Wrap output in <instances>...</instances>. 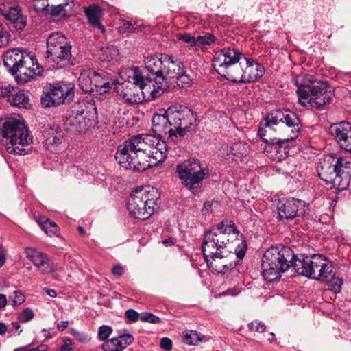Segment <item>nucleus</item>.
Masks as SVG:
<instances>
[{"mask_svg": "<svg viewBox=\"0 0 351 351\" xmlns=\"http://www.w3.org/2000/svg\"><path fill=\"white\" fill-rule=\"evenodd\" d=\"M34 313L29 308H25L23 312L19 315V319L22 322H27L34 318Z\"/></svg>", "mask_w": 351, "mask_h": 351, "instance_id": "864d4df0", "label": "nucleus"}, {"mask_svg": "<svg viewBox=\"0 0 351 351\" xmlns=\"http://www.w3.org/2000/svg\"><path fill=\"white\" fill-rule=\"evenodd\" d=\"M71 46L67 38L60 32L50 34L47 39L45 58L49 62L54 63L55 69L66 65L71 56Z\"/></svg>", "mask_w": 351, "mask_h": 351, "instance_id": "ddd939ff", "label": "nucleus"}, {"mask_svg": "<svg viewBox=\"0 0 351 351\" xmlns=\"http://www.w3.org/2000/svg\"><path fill=\"white\" fill-rule=\"evenodd\" d=\"M88 112L84 110H72L64 121V129L73 134L86 132L93 124V119L88 117Z\"/></svg>", "mask_w": 351, "mask_h": 351, "instance_id": "6ab92c4d", "label": "nucleus"}, {"mask_svg": "<svg viewBox=\"0 0 351 351\" xmlns=\"http://www.w3.org/2000/svg\"><path fill=\"white\" fill-rule=\"evenodd\" d=\"M12 106L28 109L31 108L30 93L28 90H20L15 91L8 99Z\"/></svg>", "mask_w": 351, "mask_h": 351, "instance_id": "2f4dec72", "label": "nucleus"}, {"mask_svg": "<svg viewBox=\"0 0 351 351\" xmlns=\"http://www.w3.org/2000/svg\"><path fill=\"white\" fill-rule=\"evenodd\" d=\"M335 273L333 271V275L323 282L327 284L329 290L337 293L341 292L343 280L339 277L335 276Z\"/></svg>", "mask_w": 351, "mask_h": 351, "instance_id": "4c0bfd02", "label": "nucleus"}, {"mask_svg": "<svg viewBox=\"0 0 351 351\" xmlns=\"http://www.w3.org/2000/svg\"><path fill=\"white\" fill-rule=\"evenodd\" d=\"M280 124H285L286 132L289 133L291 139L297 138L301 131V121L295 112L287 109H278L271 111L261 122L258 135L265 142H267L266 134L276 131L278 128L275 127Z\"/></svg>", "mask_w": 351, "mask_h": 351, "instance_id": "6e6552de", "label": "nucleus"}, {"mask_svg": "<svg viewBox=\"0 0 351 351\" xmlns=\"http://www.w3.org/2000/svg\"><path fill=\"white\" fill-rule=\"evenodd\" d=\"M3 64L19 83H26L43 72L34 56L25 49L12 48L3 56Z\"/></svg>", "mask_w": 351, "mask_h": 351, "instance_id": "f03ea898", "label": "nucleus"}, {"mask_svg": "<svg viewBox=\"0 0 351 351\" xmlns=\"http://www.w3.org/2000/svg\"><path fill=\"white\" fill-rule=\"evenodd\" d=\"M11 305L16 307L23 304L25 300V295L19 291H14L10 295Z\"/></svg>", "mask_w": 351, "mask_h": 351, "instance_id": "49530a36", "label": "nucleus"}, {"mask_svg": "<svg viewBox=\"0 0 351 351\" xmlns=\"http://www.w3.org/2000/svg\"><path fill=\"white\" fill-rule=\"evenodd\" d=\"M93 70H84L80 73L78 77V85L84 93H88L93 95L94 88L93 85Z\"/></svg>", "mask_w": 351, "mask_h": 351, "instance_id": "473e14b6", "label": "nucleus"}, {"mask_svg": "<svg viewBox=\"0 0 351 351\" xmlns=\"http://www.w3.org/2000/svg\"><path fill=\"white\" fill-rule=\"evenodd\" d=\"M299 258L288 247H271L263 254L262 258V275L268 282L278 281L282 274L291 267L294 269V263Z\"/></svg>", "mask_w": 351, "mask_h": 351, "instance_id": "7ed1b4c3", "label": "nucleus"}, {"mask_svg": "<svg viewBox=\"0 0 351 351\" xmlns=\"http://www.w3.org/2000/svg\"><path fill=\"white\" fill-rule=\"evenodd\" d=\"M140 319L143 322H147L152 324L160 322V318L152 313L144 312L140 314Z\"/></svg>", "mask_w": 351, "mask_h": 351, "instance_id": "603ef678", "label": "nucleus"}, {"mask_svg": "<svg viewBox=\"0 0 351 351\" xmlns=\"http://www.w3.org/2000/svg\"><path fill=\"white\" fill-rule=\"evenodd\" d=\"M86 16L89 23L95 27L99 28L101 32H104L105 28L101 23V19L103 16V10L96 4H91L84 8Z\"/></svg>", "mask_w": 351, "mask_h": 351, "instance_id": "c756f323", "label": "nucleus"}, {"mask_svg": "<svg viewBox=\"0 0 351 351\" xmlns=\"http://www.w3.org/2000/svg\"><path fill=\"white\" fill-rule=\"evenodd\" d=\"M307 76H310L309 75H297L295 77L292 79V82L298 87V89L296 90V93L298 97V101L300 102V94L299 91L302 88H304L306 86H308V81L306 80L305 78Z\"/></svg>", "mask_w": 351, "mask_h": 351, "instance_id": "37998d69", "label": "nucleus"}, {"mask_svg": "<svg viewBox=\"0 0 351 351\" xmlns=\"http://www.w3.org/2000/svg\"><path fill=\"white\" fill-rule=\"evenodd\" d=\"M26 257L33 263L34 265L40 261L41 258L45 254V253L40 251L37 248L34 247H26L25 249Z\"/></svg>", "mask_w": 351, "mask_h": 351, "instance_id": "58836bf2", "label": "nucleus"}, {"mask_svg": "<svg viewBox=\"0 0 351 351\" xmlns=\"http://www.w3.org/2000/svg\"><path fill=\"white\" fill-rule=\"evenodd\" d=\"M308 211V206L300 199L291 198L278 204V219H290L295 217L304 216Z\"/></svg>", "mask_w": 351, "mask_h": 351, "instance_id": "a211bd4d", "label": "nucleus"}, {"mask_svg": "<svg viewBox=\"0 0 351 351\" xmlns=\"http://www.w3.org/2000/svg\"><path fill=\"white\" fill-rule=\"evenodd\" d=\"M123 268L119 265H115L112 269V274L116 277H120L123 274Z\"/></svg>", "mask_w": 351, "mask_h": 351, "instance_id": "680f3d73", "label": "nucleus"}, {"mask_svg": "<svg viewBox=\"0 0 351 351\" xmlns=\"http://www.w3.org/2000/svg\"><path fill=\"white\" fill-rule=\"evenodd\" d=\"M177 38L178 40L189 44L191 47H195V36H193L189 34H180L177 36Z\"/></svg>", "mask_w": 351, "mask_h": 351, "instance_id": "6e6d98bb", "label": "nucleus"}, {"mask_svg": "<svg viewBox=\"0 0 351 351\" xmlns=\"http://www.w3.org/2000/svg\"><path fill=\"white\" fill-rule=\"evenodd\" d=\"M160 348L167 351H170L172 349V341L168 337H163L160 340Z\"/></svg>", "mask_w": 351, "mask_h": 351, "instance_id": "052dcab7", "label": "nucleus"}, {"mask_svg": "<svg viewBox=\"0 0 351 351\" xmlns=\"http://www.w3.org/2000/svg\"><path fill=\"white\" fill-rule=\"evenodd\" d=\"M8 304V300L5 295L0 293V309L4 308Z\"/></svg>", "mask_w": 351, "mask_h": 351, "instance_id": "774afa93", "label": "nucleus"}, {"mask_svg": "<svg viewBox=\"0 0 351 351\" xmlns=\"http://www.w3.org/2000/svg\"><path fill=\"white\" fill-rule=\"evenodd\" d=\"M243 54L237 47H226L215 53L213 66L220 75L232 81L240 73L239 60Z\"/></svg>", "mask_w": 351, "mask_h": 351, "instance_id": "9b49d317", "label": "nucleus"}, {"mask_svg": "<svg viewBox=\"0 0 351 351\" xmlns=\"http://www.w3.org/2000/svg\"><path fill=\"white\" fill-rule=\"evenodd\" d=\"M176 169L182 184L191 191L197 190L208 173L198 159L184 161L178 165Z\"/></svg>", "mask_w": 351, "mask_h": 351, "instance_id": "2eb2a0df", "label": "nucleus"}, {"mask_svg": "<svg viewBox=\"0 0 351 351\" xmlns=\"http://www.w3.org/2000/svg\"><path fill=\"white\" fill-rule=\"evenodd\" d=\"M41 133L43 143L51 152L56 151L57 147L64 141V132L61 128L55 123L44 126Z\"/></svg>", "mask_w": 351, "mask_h": 351, "instance_id": "a878e982", "label": "nucleus"}, {"mask_svg": "<svg viewBox=\"0 0 351 351\" xmlns=\"http://www.w3.org/2000/svg\"><path fill=\"white\" fill-rule=\"evenodd\" d=\"M160 112L156 113L152 117V130L158 136L168 134L169 138L175 141L176 134L174 129L171 128L173 124L168 114V109L167 110H160Z\"/></svg>", "mask_w": 351, "mask_h": 351, "instance_id": "b1692460", "label": "nucleus"}, {"mask_svg": "<svg viewBox=\"0 0 351 351\" xmlns=\"http://www.w3.org/2000/svg\"><path fill=\"white\" fill-rule=\"evenodd\" d=\"M22 348V351H47L48 346L45 344H40L35 348H31L27 350H25L23 348Z\"/></svg>", "mask_w": 351, "mask_h": 351, "instance_id": "69168bd1", "label": "nucleus"}, {"mask_svg": "<svg viewBox=\"0 0 351 351\" xmlns=\"http://www.w3.org/2000/svg\"><path fill=\"white\" fill-rule=\"evenodd\" d=\"M134 339L130 334H121L104 342L101 348L104 351H123L132 343Z\"/></svg>", "mask_w": 351, "mask_h": 351, "instance_id": "bb28decb", "label": "nucleus"}, {"mask_svg": "<svg viewBox=\"0 0 351 351\" xmlns=\"http://www.w3.org/2000/svg\"><path fill=\"white\" fill-rule=\"evenodd\" d=\"M0 14L10 22V25L16 31H23L27 25V19L21 13L19 5L10 3H0Z\"/></svg>", "mask_w": 351, "mask_h": 351, "instance_id": "412c9836", "label": "nucleus"}, {"mask_svg": "<svg viewBox=\"0 0 351 351\" xmlns=\"http://www.w3.org/2000/svg\"><path fill=\"white\" fill-rule=\"evenodd\" d=\"M168 114L178 136L183 137L193 130L197 125V114L184 106H172L168 108Z\"/></svg>", "mask_w": 351, "mask_h": 351, "instance_id": "4468645a", "label": "nucleus"}, {"mask_svg": "<svg viewBox=\"0 0 351 351\" xmlns=\"http://www.w3.org/2000/svg\"><path fill=\"white\" fill-rule=\"evenodd\" d=\"M136 29L134 25L128 21L123 20L121 25L119 27V32L122 34L131 33Z\"/></svg>", "mask_w": 351, "mask_h": 351, "instance_id": "5fc2aeb1", "label": "nucleus"}, {"mask_svg": "<svg viewBox=\"0 0 351 351\" xmlns=\"http://www.w3.org/2000/svg\"><path fill=\"white\" fill-rule=\"evenodd\" d=\"M223 250L212 258L207 260V265L213 273L226 275L234 269L237 265V261L234 259V254Z\"/></svg>", "mask_w": 351, "mask_h": 351, "instance_id": "aec40b11", "label": "nucleus"}, {"mask_svg": "<svg viewBox=\"0 0 351 351\" xmlns=\"http://www.w3.org/2000/svg\"><path fill=\"white\" fill-rule=\"evenodd\" d=\"M246 248L247 245L244 241L238 244L235 248V255L239 260L242 259L245 256Z\"/></svg>", "mask_w": 351, "mask_h": 351, "instance_id": "4d7b16f0", "label": "nucleus"}, {"mask_svg": "<svg viewBox=\"0 0 351 351\" xmlns=\"http://www.w3.org/2000/svg\"><path fill=\"white\" fill-rule=\"evenodd\" d=\"M234 233V234H239V230L237 229L236 226L234 223L230 224V225H226V233ZM227 237V236L226 235Z\"/></svg>", "mask_w": 351, "mask_h": 351, "instance_id": "0e129e2a", "label": "nucleus"}, {"mask_svg": "<svg viewBox=\"0 0 351 351\" xmlns=\"http://www.w3.org/2000/svg\"><path fill=\"white\" fill-rule=\"evenodd\" d=\"M120 77L123 82H117L115 84L114 90L117 95L125 101L130 104H139L145 98L147 86L151 88L150 84H147L143 73L138 67H131L121 71Z\"/></svg>", "mask_w": 351, "mask_h": 351, "instance_id": "39448f33", "label": "nucleus"}, {"mask_svg": "<svg viewBox=\"0 0 351 351\" xmlns=\"http://www.w3.org/2000/svg\"><path fill=\"white\" fill-rule=\"evenodd\" d=\"M216 40L215 36L210 33L206 34L204 36H195V47H204L205 45H210L215 43Z\"/></svg>", "mask_w": 351, "mask_h": 351, "instance_id": "a19ab883", "label": "nucleus"}, {"mask_svg": "<svg viewBox=\"0 0 351 351\" xmlns=\"http://www.w3.org/2000/svg\"><path fill=\"white\" fill-rule=\"evenodd\" d=\"M205 338L204 335L195 330H186L183 334V341L189 346L197 345Z\"/></svg>", "mask_w": 351, "mask_h": 351, "instance_id": "c9c22d12", "label": "nucleus"}, {"mask_svg": "<svg viewBox=\"0 0 351 351\" xmlns=\"http://www.w3.org/2000/svg\"><path fill=\"white\" fill-rule=\"evenodd\" d=\"M219 205V202L217 201H208L204 202V207L202 209V213L203 215H208L213 211V207H217Z\"/></svg>", "mask_w": 351, "mask_h": 351, "instance_id": "13d9d810", "label": "nucleus"}, {"mask_svg": "<svg viewBox=\"0 0 351 351\" xmlns=\"http://www.w3.org/2000/svg\"><path fill=\"white\" fill-rule=\"evenodd\" d=\"M246 61L245 68L240 65V73L234 77L232 80L233 82L245 83L250 82L261 78L264 73V68L251 58H244Z\"/></svg>", "mask_w": 351, "mask_h": 351, "instance_id": "5701e85b", "label": "nucleus"}, {"mask_svg": "<svg viewBox=\"0 0 351 351\" xmlns=\"http://www.w3.org/2000/svg\"><path fill=\"white\" fill-rule=\"evenodd\" d=\"M6 256V250L3 247H0V268L4 265L5 262Z\"/></svg>", "mask_w": 351, "mask_h": 351, "instance_id": "e2e57ef3", "label": "nucleus"}, {"mask_svg": "<svg viewBox=\"0 0 351 351\" xmlns=\"http://www.w3.org/2000/svg\"><path fill=\"white\" fill-rule=\"evenodd\" d=\"M10 34L7 31L4 25L0 23V49L5 47L10 41Z\"/></svg>", "mask_w": 351, "mask_h": 351, "instance_id": "c03bdc74", "label": "nucleus"}, {"mask_svg": "<svg viewBox=\"0 0 351 351\" xmlns=\"http://www.w3.org/2000/svg\"><path fill=\"white\" fill-rule=\"evenodd\" d=\"M131 137L120 145L115 153V159L125 169L141 172L149 169V164Z\"/></svg>", "mask_w": 351, "mask_h": 351, "instance_id": "f8f14e48", "label": "nucleus"}, {"mask_svg": "<svg viewBox=\"0 0 351 351\" xmlns=\"http://www.w3.org/2000/svg\"><path fill=\"white\" fill-rule=\"evenodd\" d=\"M147 161L149 164V168L162 162L167 155V146L164 141H160L153 146L146 154Z\"/></svg>", "mask_w": 351, "mask_h": 351, "instance_id": "cd10ccee", "label": "nucleus"}, {"mask_svg": "<svg viewBox=\"0 0 351 351\" xmlns=\"http://www.w3.org/2000/svg\"><path fill=\"white\" fill-rule=\"evenodd\" d=\"M175 64L177 68L175 69V74L169 77V82L172 80H176L177 85L181 88H186L192 85L193 80L187 74L184 69L183 63L179 60H176Z\"/></svg>", "mask_w": 351, "mask_h": 351, "instance_id": "7c9ffc66", "label": "nucleus"}, {"mask_svg": "<svg viewBox=\"0 0 351 351\" xmlns=\"http://www.w3.org/2000/svg\"><path fill=\"white\" fill-rule=\"evenodd\" d=\"M125 316L130 322H134L140 319V314H138L134 309H128L125 312Z\"/></svg>", "mask_w": 351, "mask_h": 351, "instance_id": "bf43d9fd", "label": "nucleus"}, {"mask_svg": "<svg viewBox=\"0 0 351 351\" xmlns=\"http://www.w3.org/2000/svg\"><path fill=\"white\" fill-rule=\"evenodd\" d=\"M69 0L64 3H59L58 5H51L50 8L48 9L47 13L54 16H58L60 15H65L66 10L65 7L68 5Z\"/></svg>", "mask_w": 351, "mask_h": 351, "instance_id": "79ce46f5", "label": "nucleus"}, {"mask_svg": "<svg viewBox=\"0 0 351 351\" xmlns=\"http://www.w3.org/2000/svg\"><path fill=\"white\" fill-rule=\"evenodd\" d=\"M329 132L341 149L351 152V123L343 121L333 123Z\"/></svg>", "mask_w": 351, "mask_h": 351, "instance_id": "4be33fe9", "label": "nucleus"}, {"mask_svg": "<svg viewBox=\"0 0 351 351\" xmlns=\"http://www.w3.org/2000/svg\"><path fill=\"white\" fill-rule=\"evenodd\" d=\"M37 223L41 226L42 229L45 227V225L49 222L50 220L45 216H39L37 219Z\"/></svg>", "mask_w": 351, "mask_h": 351, "instance_id": "338daca9", "label": "nucleus"}, {"mask_svg": "<svg viewBox=\"0 0 351 351\" xmlns=\"http://www.w3.org/2000/svg\"><path fill=\"white\" fill-rule=\"evenodd\" d=\"M15 92V87L10 84H1L0 85V99L8 98L10 99L12 94Z\"/></svg>", "mask_w": 351, "mask_h": 351, "instance_id": "3c124183", "label": "nucleus"}, {"mask_svg": "<svg viewBox=\"0 0 351 351\" xmlns=\"http://www.w3.org/2000/svg\"><path fill=\"white\" fill-rule=\"evenodd\" d=\"M43 230L49 237L58 236L59 228L57 224L52 221L47 222Z\"/></svg>", "mask_w": 351, "mask_h": 351, "instance_id": "09e8293b", "label": "nucleus"}, {"mask_svg": "<svg viewBox=\"0 0 351 351\" xmlns=\"http://www.w3.org/2000/svg\"><path fill=\"white\" fill-rule=\"evenodd\" d=\"M172 56L159 53L147 57L144 60L145 70L147 77V84L152 83L153 89L150 90V96L154 99L160 96L169 86V77L175 74L177 68Z\"/></svg>", "mask_w": 351, "mask_h": 351, "instance_id": "f257e3e1", "label": "nucleus"}, {"mask_svg": "<svg viewBox=\"0 0 351 351\" xmlns=\"http://www.w3.org/2000/svg\"><path fill=\"white\" fill-rule=\"evenodd\" d=\"M295 271L301 276L317 281H325L333 275V263L320 254H300L294 263Z\"/></svg>", "mask_w": 351, "mask_h": 351, "instance_id": "0eeeda50", "label": "nucleus"}, {"mask_svg": "<svg viewBox=\"0 0 351 351\" xmlns=\"http://www.w3.org/2000/svg\"><path fill=\"white\" fill-rule=\"evenodd\" d=\"M112 332V328L110 326L102 325L99 328L98 330V338L100 341H104V342L109 340L108 337L111 335Z\"/></svg>", "mask_w": 351, "mask_h": 351, "instance_id": "a18cd8bd", "label": "nucleus"}, {"mask_svg": "<svg viewBox=\"0 0 351 351\" xmlns=\"http://www.w3.org/2000/svg\"><path fill=\"white\" fill-rule=\"evenodd\" d=\"M160 194L157 189L145 186L133 191L128 200L127 208L136 219H148L158 205Z\"/></svg>", "mask_w": 351, "mask_h": 351, "instance_id": "1a4fd4ad", "label": "nucleus"}, {"mask_svg": "<svg viewBox=\"0 0 351 351\" xmlns=\"http://www.w3.org/2000/svg\"><path fill=\"white\" fill-rule=\"evenodd\" d=\"M248 330L251 332H263L266 330L265 324L258 319H255L247 325Z\"/></svg>", "mask_w": 351, "mask_h": 351, "instance_id": "8fccbe9b", "label": "nucleus"}, {"mask_svg": "<svg viewBox=\"0 0 351 351\" xmlns=\"http://www.w3.org/2000/svg\"><path fill=\"white\" fill-rule=\"evenodd\" d=\"M34 266L43 274H51L55 271L53 262L47 254Z\"/></svg>", "mask_w": 351, "mask_h": 351, "instance_id": "f704fd0d", "label": "nucleus"}, {"mask_svg": "<svg viewBox=\"0 0 351 351\" xmlns=\"http://www.w3.org/2000/svg\"><path fill=\"white\" fill-rule=\"evenodd\" d=\"M33 5L37 12L45 14L47 13L48 9L50 8L49 0H34Z\"/></svg>", "mask_w": 351, "mask_h": 351, "instance_id": "de8ad7c7", "label": "nucleus"}, {"mask_svg": "<svg viewBox=\"0 0 351 351\" xmlns=\"http://www.w3.org/2000/svg\"><path fill=\"white\" fill-rule=\"evenodd\" d=\"M74 97L73 88L67 84L50 85L41 97V104L45 108L63 104Z\"/></svg>", "mask_w": 351, "mask_h": 351, "instance_id": "dca6fc26", "label": "nucleus"}, {"mask_svg": "<svg viewBox=\"0 0 351 351\" xmlns=\"http://www.w3.org/2000/svg\"><path fill=\"white\" fill-rule=\"evenodd\" d=\"M247 152L248 146L247 144L243 142H237L232 145L228 154H232L233 156L240 157L246 155Z\"/></svg>", "mask_w": 351, "mask_h": 351, "instance_id": "ea45409f", "label": "nucleus"}, {"mask_svg": "<svg viewBox=\"0 0 351 351\" xmlns=\"http://www.w3.org/2000/svg\"><path fill=\"white\" fill-rule=\"evenodd\" d=\"M228 241V239L223 232H215L213 230L206 232L202 245L205 261L207 262V260L225 250Z\"/></svg>", "mask_w": 351, "mask_h": 351, "instance_id": "f3484780", "label": "nucleus"}, {"mask_svg": "<svg viewBox=\"0 0 351 351\" xmlns=\"http://www.w3.org/2000/svg\"><path fill=\"white\" fill-rule=\"evenodd\" d=\"M305 78L308 81V85L299 91L300 104L304 107L310 106L322 109L330 103L332 96L330 87L326 82L313 79L312 76Z\"/></svg>", "mask_w": 351, "mask_h": 351, "instance_id": "9d476101", "label": "nucleus"}, {"mask_svg": "<svg viewBox=\"0 0 351 351\" xmlns=\"http://www.w3.org/2000/svg\"><path fill=\"white\" fill-rule=\"evenodd\" d=\"M1 133L6 139L7 151L9 153L26 155L32 151L33 138L20 116L6 119L3 123Z\"/></svg>", "mask_w": 351, "mask_h": 351, "instance_id": "20e7f679", "label": "nucleus"}, {"mask_svg": "<svg viewBox=\"0 0 351 351\" xmlns=\"http://www.w3.org/2000/svg\"><path fill=\"white\" fill-rule=\"evenodd\" d=\"M290 140H291L290 136H287L283 139L274 138L270 139V142L268 141L265 149L268 156L276 161H282L285 159L289 155L288 141Z\"/></svg>", "mask_w": 351, "mask_h": 351, "instance_id": "393cba45", "label": "nucleus"}, {"mask_svg": "<svg viewBox=\"0 0 351 351\" xmlns=\"http://www.w3.org/2000/svg\"><path fill=\"white\" fill-rule=\"evenodd\" d=\"M317 170L320 179L330 188L343 191L351 184V162L341 157H326Z\"/></svg>", "mask_w": 351, "mask_h": 351, "instance_id": "423d86ee", "label": "nucleus"}, {"mask_svg": "<svg viewBox=\"0 0 351 351\" xmlns=\"http://www.w3.org/2000/svg\"><path fill=\"white\" fill-rule=\"evenodd\" d=\"M160 136L143 134L134 136L132 138L136 146L141 148L140 153H142L144 157L147 158L146 154L153 146H155V145L160 141Z\"/></svg>", "mask_w": 351, "mask_h": 351, "instance_id": "c85d7f7f", "label": "nucleus"}, {"mask_svg": "<svg viewBox=\"0 0 351 351\" xmlns=\"http://www.w3.org/2000/svg\"><path fill=\"white\" fill-rule=\"evenodd\" d=\"M118 55V51L114 47H106L102 49L100 59L103 62H110L117 60Z\"/></svg>", "mask_w": 351, "mask_h": 351, "instance_id": "e433bc0d", "label": "nucleus"}, {"mask_svg": "<svg viewBox=\"0 0 351 351\" xmlns=\"http://www.w3.org/2000/svg\"><path fill=\"white\" fill-rule=\"evenodd\" d=\"M93 85L95 90L93 96L106 93L110 88V83L108 80L95 71H94V76H93Z\"/></svg>", "mask_w": 351, "mask_h": 351, "instance_id": "72a5a7b5", "label": "nucleus"}]
</instances>
